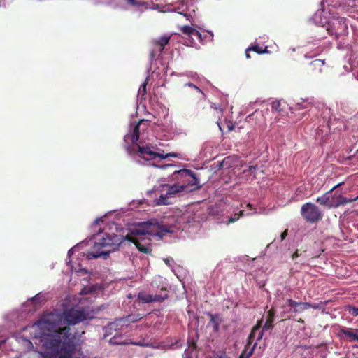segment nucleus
<instances>
[{"mask_svg": "<svg viewBox=\"0 0 358 358\" xmlns=\"http://www.w3.org/2000/svg\"><path fill=\"white\" fill-rule=\"evenodd\" d=\"M87 318L83 310L71 308L64 311L63 315L50 312L43 315L34 323L33 327L39 330L35 335V344L55 358H73L76 350L74 336L69 326L62 327V322L68 325H74Z\"/></svg>", "mask_w": 358, "mask_h": 358, "instance_id": "f257e3e1", "label": "nucleus"}, {"mask_svg": "<svg viewBox=\"0 0 358 358\" xmlns=\"http://www.w3.org/2000/svg\"><path fill=\"white\" fill-rule=\"evenodd\" d=\"M172 231L171 226L159 222L156 220H151L138 224L130 231V234L126 235L125 238L134 243L139 251L148 254L151 252L152 249L149 245L141 243L139 239L141 236L148 235L152 237L157 236L161 239L166 234Z\"/></svg>", "mask_w": 358, "mask_h": 358, "instance_id": "f03ea898", "label": "nucleus"}, {"mask_svg": "<svg viewBox=\"0 0 358 358\" xmlns=\"http://www.w3.org/2000/svg\"><path fill=\"white\" fill-rule=\"evenodd\" d=\"M124 240H126L125 237L121 235L115 234H106L104 236H103L99 242L95 243L94 248L95 249L109 248V249L105 251H101L100 252H90L88 255L89 257H92L93 258L100 257L103 255H107L110 252L117 250Z\"/></svg>", "mask_w": 358, "mask_h": 358, "instance_id": "7ed1b4c3", "label": "nucleus"}, {"mask_svg": "<svg viewBox=\"0 0 358 358\" xmlns=\"http://www.w3.org/2000/svg\"><path fill=\"white\" fill-rule=\"evenodd\" d=\"M162 187L166 193L161 194L157 199L158 205H169L171 203L169 201L170 199L180 196L182 194L186 193V186L182 185L180 182L173 185L164 184Z\"/></svg>", "mask_w": 358, "mask_h": 358, "instance_id": "20e7f679", "label": "nucleus"}, {"mask_svg": "<svg viewBox=\"0 0 358 358\" xmlns=\"http://www.w3.org/2000/svg\"><path fill=\"white\" fill-rule=\"evenodd\" d=\"M173 173L177 174L180 179H182L180 182L186 186V193L201 189L202 185L199 184L197 176L191 170L184 169L175 171Z\"/></svg>", "mask_w": 358, "mask_h": 358, "instance_id": "39448f33", "label": "nucleus"}, {"mask_svg": "<svg viewBox=\"0 0 358 358\" xmlns=\"http://www.w3.org/2000/svg\"><path fill=\"white\" fill-rule=\"evenodd\" d=\"M303 218L309 223H316L322 219L323 215L320 208L314 203H304L301 208Z\"/></svg>", "mask_w": 358, "mask_h": 358, "instance_id": "423d86ee", "label": "nucleus"}, {"mask_svg": "<svg viewBox=\"0 0 358 358\" xmlns=\"http://www.w3.org/2000/svg\"><path fill=\"white\" fill-rule=\"evenodd\" d=\"M348 25L345 23V18L338 17L328 22L327 31L331 36H334L338 38L340 36L348 34Z\"/></svg>", "mask_w": 358, "mask_h": 358, "instance_id": "0eeeda50", "label": "nucleus"}, {"mask_svg": "<svg viewBox=\"0 0 358 358\" xmlns=\"http://www.w3.org/2000/svg\"><path fill=\"white\" fill-rule=\"evenodd\" d=\"M164 291L165 293L164 294H147L145 292H140L138 294V299L142 301L143 303H148L152 302H162L165 299H168L169 295L166 293V289L162 288L161 289Z\"/></svg>", "mask_w": 358, "mask_h": 358, "instance_id": "6e6552de", "label": "nucleus"}, {"mask_svg": "<svg viewBox=\"0 0 358 358\" xmlns=\"http://www.w3.org/2000/svg\"><path fill=\"white\" fill-rule=\"evenodd\" d=\"M313 104L310 102L303 101L302 103H298L296 106L295 111H299L296 116L297 120H301L303 118H308L309 113L313 109Z\"/></svg>", "mask_w": 358, "mask_h": 358, "instance_id": "1a4fd4ad", "label": "nucleus"}, {"mask_svg": "<svg viewBox=\"0 0 358 358\" xmlns=\"http://www.w3.org/2000/svg\"><path fill=\"white\" fill-rule=\"evenodd\" d=\"M330 199V207H331V208H336L341 206H344L347 203L354 202L353 198L348 199L347 197L342 196L341 194H337V192H335L334 194L331 193Z\"/></svg>", "mask_w": 358, "mask_h": 358, "instance_id": "9d476101", "label": "nucleus"}, {"mask_svg": "<svg viewBox=\"0 0 358 358\" xmlns=\"http://www.w3.org/2000/svg\"><path fill=\"white\" fill-rule=\"evenodd\" d=\"M262 327V320H259L257 324L252 327V329L248 338V344H251L254 340L256 338L255 344H257V341L261 340L263 336L264 331Z\"/></svg>", "mask_w": 358, "mask_h": 358, "instance_id": "9b49d317", "label": "nucleus"}, {"mask_svg": "<svg viewBox=\"0 0 358 358\" xmlns=\"http://www.w3.org/2000/svg\"><path fill=\"white\" fill-rule=\"evenodd\" d=\"M146 122L147 120H141L137 124H136L134 126L131 132L124 136V141L126 142L131 141L132 143H136L139 139L140 126Z\"/></svg>", "mask_w": 358, "mask_h": 358, "instance_id": "f8f14e48", "label": "nucleus"}, {"mask_svg": "<svg viewBox=\"0 0 358 358\" xmlns=\"http://www.w3.org/2000/svg\"><path fill=\"white\" fill-rule=\"evenodd\" d=\"M139 156L145 160H152L157 158L158 153L151 150L149 146H140L136 145Z\"/></svg>", "mask_w": 358, "mask_h": 358, "instance_id": "ddd939ff", "label": "nucleus"}, {"mask_svg": "<svg viewBox=\"0 0 358 358\" xmlns=\"http://www.w3.org/2000/svg\"><path fill=\"white\" fill-rule=\"evenodd\" d=\"M343 184H344V182H341L337 184L336 185L334 186L329 191H328L327 192L324 194L322 196L317 197L316 199V201L322 206H324L327 207L328 208H331V207H330V203H331L330 194H331V193H332L333 191H334L335 189H336L338 187H341Z\"/></svg>", "mask_w": 358, "mask_h": 358, "instance_id": "4468645a", "label": "nucleus"}, {"mask_svg": "<svg viewBox=\"0 0 358 358\" xmlns=\"http://www.w3.org/2000/svg\"><path fill=\"white\" fill-rule=\"evenodd\" d=\"M144 315L138 313L136 315H129L126 317L118 319L117 320L122 325L128 326L129 323H134L144 317Z\"/></svg>", "mask_w": 358, "mask_h": 358, "instance_id": "2eb2a0df", "label": "nucleus"}, {"mask_svg": "<svg viewBox=\"0 0 358 358\" xmlns=\"http://www.w3.org/2000/svg\"><path fill=\"white\" fill-rule=\"evenodd\" d=\"M180 29L184 34L189 36L192 39L194 38L201 39V33L194 28L186 25L182 27Z\"/></svg>", "mask_w": 358, "mask_h": 358, "instance_id": "dca6fc26", "label": "nucleus"}, {"mask_svg": "<svg viewBox=\"0 0 358 358\" xmlns=\"http://www.w3.org/2000/svg\"><path fill=\"white\" fill-rule=\"evenodd\" d=\"M170 38V36H163L158 39L153 40L152 43L157 48H158V52H162L164 49V46L169 43Z\"/></svg>", "mask_w": 358, "mask_h": 358, "instance_id": "f3484780", "label": "nucleus"}, {"mask_svg": "<svg viewBox=\"0 0 358 358\" xmlns=\"http://www.w3.org/2000/svg\"><path fill=\"white\" fill-rule=\"evenodd\" d=\"M275 317V310L273 309H271L267 313V317L266 322L263 326V330H269L273 329V322Z\"/></svg>", "mask_w": 358, "mask_h": 358, "instance_id": "a211bd4d", "label": "nucleus"}, {"mask_svg": "<svg viewBox=\"0 0 358 358\" xmlns=\"http://www.w3.org/2000/svg\"><path fill=\"white\" fill-rule=\"evenodd\" d=\"M317 307V306L313 305L308 302H299L297 306L293 309V312L295 313H301L308 308H313L316 309Z\"/></svg>", "mask_w": 358, "mask_h": 358, "instance_id": "6ab92c4d", "label": "nucleus"}, {"mask_svg": "<svg viewBox=\"0 0 358 358\" xmlns=\"http://www.w3.org/2000/svg\"><path fill=\"white\" fill-rule=\"evenodd\" d=\"M341 333L347 336L348 340L352 341H358V329H355L354 331H351L350 329H342L341 330Z\"/></svg>", "mask_w": 358, "mask_h": 358, "instance_id": "aec40b11", "label": "nucleus"}, {"mask_svg": "<svg viewBox=\"0 0 358 358\" xmlns=\"http://www.w3.org/2000/svg\"><path fill=\"white\" fill-rule=\"evenodd\" d=\"M248 50L254 51L258 54L268 52L267 47L263 48L262 47H260L258 44H252L248 47Z\"/></svg>", "mask_w": 358, "mask_h": 358, "instance_id": "412c9836", "label": "nucleus"}, {"mask_svg": "<svg viewBox=\"0 0 358 358\" xmlns=\"http://www.w3.org/2000/svg\"><path fill=\"white\" fill-rule=\"evenodd\" d=\"M324 61L321 59H315L310 62V66L313 69H319L321 71V68L324 66Z\"/></svg>", "mask_w": 358, "mask_h": 358, "instance_id": "4be33fe9", "label": "nucleus"}, {"mask_svg": "<svg viewBox=\"0 0 358 358\" xmlns=\"http://www.w3.org/2000/svg\"><path fill=\"white\" fill-rule=\"evenodd\" d=\"M148 80H145L143 83L140 86L138 89V95L141 96L142 98L145 96L146 94V86H147Z\"/></svg>", "mask_w": 358, "mask_h": 358, "instance_id": "5701e85b", "label": "nucleus"}, {"mask_svg": "<svg viewBox=\"0 0 358 358\" xmlns=\"http://www.w3.org/2000/svg\"><path fill=\"white\" fill-rule=\"evenodd\" d=\"M347 310L349 314L353 316H358V307H355L354 306H348L347 307Z\"/></svg>", "mask_w": 358, "mask_h": 358, "instance_id": "b1692460", "label": "nucleus"}, {"mask_svg": "<svg viewBox=\"0 0 358 358\" xmlns=\"http://www.w3.org/2000/svg\"><path fill=\"white\" fill-rule=\"evenodd\" d=\"M31 300L35 303H41L45 299L43 296H41L40 294H36L34 297L31 299Z\"/></svg>", "mask_w": 358, "mask_h": 358, "instance_id": "393cba45", "label": "nucleus"}, {"mask_svg": "<svg viewBox=\"0 0 358 358\" xmlns=\"http://www.w3.org/2000/svg\"><path fill=\"white\" fill-rule=\"evenodd\" d=\"M286 303H287V306H289L293 310L294 308H295L296 306H297V304L299 302H296V301H294L293 299H287Z\"/></svg>", "mask_w": 358, "mask_h": 358, "instance_id": "a878e982", "label": "nucleus"}, {"mask_svg": "<svg viewBox=\"0 0 358 358\" xmlns=\"http://www.w3.org/2000/svg\"><path fill=\"white\" fill-rule=\"evenodd\" d=\"M177 154L176 153H168L166 155H163V154H160V153H158V155L157 157H159L160 159H165L168 157H177Z\"/></svg>", "mask_w": 358, "mask_h": 358, "instance_id": "bb28decb", "label": "nucleus"}, {"mask_svg": "<svg viewBox=\"0 0 358 358\" xmlns=\"http://www.w3.org/2000/svg\"><path fill=\"white\" fill-rule=\"evenodd\" d=\"M213 35L211 34L210 36H207L206 34L203 36L201 34V39H197L200 43H205L207 40V38L212 40Z\"/></svg>", "mask_w": 358, "mask_h": 358, "instance_id": "cd10ccee", "label": "nucleus"}, {"mask_svg": "<svg viewBox=\"0 0 358 358\" xmlns=\"http://www.w3.org/2000/svg\"><path fill=\"white\" fill-rule=\"evenodd\" d=\"M161 52H158V48L157 49H153L150 51V59L152 60L155 59V57L156 55L158 54L159 55Z\"/></svg>", "mask_w": 358, "mask_h": 358, "instance_id": "c85d7f7f", "label": "nucleus"}, {"mask_svg": "<svg viewBox=\"0 0 358 358\" xmlns=\"http://www.w3.org/2000/svg\"><path fill=\"white\" fill-rule=\"evenodd\" d=\"M243 215V211L241 210L240 213H239V215H238L237 216H236V215H235V216L234 217H230L229 219V223H232V222H236V220H238L239 217Z\"/></svg>", "mask_w": 358, "mask_h": 358, "instance_id": "c756f323", "label": "nucleus"}, {"mask_svg": "<svg viewBox=\"0 0 358 358\" xmlns=\"http://www.w3.org/2000/svg\"><path fill=\"white\" fill-rule=\"evenodd\" d=\"M210 317V323L212 324L213 325L215 324V322H218L217 320H216V317L217 316L216 315H214L212 313H208V314Z\"/></svg>", "mask_w": 358, "mask_h": 358, "instance_id": "7c9ffc66", "label": "nucleus"}, {"mask_svg": "<svg viewBox=\"0 0 358 358\" xmlns=\"http://www.w3.org/2000/svg\"><path fill=\"white\" fill-rule=\"evenodd\" d=\"M272 110H275V111H280L281 109L280 108V102H277V103H273V105H272Z\"/></svg>", "mask_w": 358, "mask_h": 358, "instance_id": "2f4dec72", "label": "nucleus"}, {"mask_svg": "<svg viewBox=\"0 0 358 358\" xmlns=\"http://www.w3.org/2000/svg\"><path fill=\"white\" fill-rule=\"evenodd\" d=\"M187 85L192 87V88H194L195 90H197L198 92L201 93L203 96H204V94L203 93V92L198 87H196L195 85L191 83H187Z\"/></svg>", "mask_w": 358, "mask_h": 358, "instance_id": "473e14b6", "label": "nucleus"}, {"mask_svg": "<svg viewBox=\"0 0 358 358\" xmlns=\"http://www.w3.org/2000/svg\"><path fill=\"white\" fill-rule=\"evenodd\" d=\"M288 230L285 229L280 235V239L281 241H283L287 236Z\"/></svg>", "mask_w": 358, "mask_h": 358, "instance_id": "72a5a7b5", "label": "nucleus"}, {"mask_svg": "<svg viewBox=\"0 0 358 358\" xmlns=\"http://www.w3.org/2000/svg\"><path fill=\"white\" fill-rule=\"evenodd\" d=\"M129 5L136 6L138 3L136 0H125Z\"/></svg>", "mask_w": 358, "mask_h": 358, "instance_id": "f704fd0d", "label": "nucleus"}, {"mask_svg": "<svg viewBox=\"0 0 358 358\" xmlns=\"http://www.w3.org/2000/svg\"><path fill=\"white\" fill-rule=\"evenodd\" d=\"M213 329L215 331H217L219 329V322H215V324H213Z\"/></svg>", "mask_w": 358, "mask_h": 358, "instance_id": "c9c22d12", "label": "nucleus"}, {"mask_svg": "<svg viewBox=\"0 0 358 358\" xmlns=\"http://www.w3.org/2000/svg\"><path fill=\"white\" fill-rule=\"evenodd\" d=\"M299 256L298 250H296V252L292 255V259H294L295 258L298 257Z\"/></svg>", "mask_w": 358, "mask_h": 358, "instance_id": "e433bc0d", "label": "nucleus"}, {"mask_svg": "<svg viewBox=\"0 0 358 358\" xmlns=\"http://www.w3.org/2000/svg\"><path fill=\"white\" fill-rule=\"evenodd\" d=\"M251 50H248V48L246 49L245 50V57L247 59H250V55L249 53V52H250Z\"/></svg>", "mask_w": 358, "mask_h": 358, "instance_id": "4c0bfd02", "label": "nucleus"}, {"mask_svg": "<svg viewBox=\"0 0 358 358\" xmlns=\"http://www.w3.org/2000/svg\"><path fill=\"white\" fill-rule=\"evenodd\" d=\"M257 169V166H250L248 167V171L251 172L252 169Z\"/></svg>", "mask_w": 358, "mask_h": 358, "instance_id": "58836bf2", "label": "nucleus"}, {"mask_svg": "<svg viewBox=\"0 0 358 358\" xmlns=\"http://www.w3.org/2000/svg\"><path fill=\"white\" fill-rule=\"evenodd\" d=\"M297 322H299V323H301V324L304 323V320L303 319H301V318H300Z\"/></svg>", "mask_w": 358, "mask_h": 358, "instance_id": "ea45409f", "label": "nucleus"}, {"mask_svg": "<svg viewBox=\"0 0 358 358\" xmlns=\"http://www.w3.org/2000/svg\"><path fill=\"white\" fill-rule=\"evenodd\" d=\"M354 201H358V196L357 197L353 198Z\"/></svg>", "mask_w": 358, "mask_h": 358, "instance_id": "a19ab883", "label": "nucleus"}, {"mask_svg": "<svg viewBox=\"0 0 358 358\" xmlns=\"http://www.w3.org/2000/svg\"><path fill=\"white\" fill-rule=\"evenodd\" d=\"M165 263H166V264H169V260L166 259V260H165Z\"/></svg>", "mask_w": 358, "mask_h": 358, "instance_id": "79ce46f5", "label": "nucleus"}, {"mask_svg": "<svg viewBox=\"0 0 358 358\" xmlns=\"http://www.w3.org/2000/svg\"><path fill=\"white\" fill-rule=\"evenodd\" d=\"M171 166V165H170V164H166V165L164 166L163 167H168V166Z\"/></svg>", "mask_w": 358, "mask_h": 358, "instance_id": "37998d69", "label": "nucleus"}, {"mask_svg": "<svg viewBox=\"0 0 358 358\" xmlns=\"http://www.w3.org/2000/svg\"><path fill=\"white\" fill-rule=\"evenodd\" d=\"M184 15H185V17H187L189 16V15H187V14H184Z\"/></svg>", "mask_w": 358, "mask_h": 358, "instance_id": "c03bdc74", "label": "nucleus"}, {"mask_svg": "<svg viewBox=\"0 0 358 358\" xmlns=\"http://www.w3.org/2000/svg\"><path fill=\"white\" fill-rule=\"evenodd\" d=\"M240 358H243V355H241V356L240 357Z\"/></svg>", "mask_w": 358, "mask_h": 358, "instance_id": "a18cd8bd", "label": "nucleus"}, {"mask_svg": "<svg viewBox=\"0 0 358 358\" xmlns=\"http://www.w3.org/2000/svg\"><path fill=\"white\" fill-rule=\"evenodd\" d=\"M357 158H358V150H357Z\"/></svg>", "mask_w": 358, "mask_h": 358, "instance_id": "49530a36", "label": "nucleus"}, {"mask_svg": "<svg viewBox=\"0 0 358 358\" xmlns=\"http://www.w3.org/2000/svg\"><path fill=\"white\" fill-rule=\"evenodd\" d=\"M357 348H358V346H357Z\"/></svg>", "mask_w": 358, "mask_h": 358, "instance_id": "de8ad7c7", "label": "nucleus"}]
</instances>
